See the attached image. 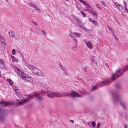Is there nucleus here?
<instances>
[{"label":"nucleus","mask_w":128,"mask_h":128,"mask_svg":"<svg viewBox=\"0 0 128 128\" xmlns=\"http://www.w3.org/2000/svg\"><path fill=\"white\" fill-rule=\"evenodd\" d=\"M74 41L76 42H77V40H76V39L75 38H74Z\"/></svg>","instance_id":"4d7b16f0"},{"label":"nucleus","mask_w":128,"mask_h":128,"mask_svg":"<svg viewBox=\"0 0 128 128\" xmlns=\"http://www.w3.org/2000/svg\"><path fill=\"white\" fill-rule=\"evenodd\" d=\"M80 12L83 17H85L86 16V14L83 11L81 10Z\"/></svg>","instance_id":"72a5a7b5"},{"label":"nucleus","mask_w":128,"mask_h":128,"mask_svg":"<svg viewBox=\"0 0 128 128\" xmlns=\"http://www.w3.org/2000/svg\"><path fill=\"white\" fill-rule=\"evenodd\" d=\"M78 80L81 82L82 83H84L83 82H84V81L82 79L79 78H78Z\"/></svg>","instance_id":"58836bf2"},{"label":"nucleus","mask_w":128,"mask_h":128,"mask_svg":"<svg viewBox=\"0 0 128 128\" xmlns=\"http://www.w3.org/2000/svg\"><path fill=\"white\" fill-rule=\"evenodd\" d=\"M100 124L101 123L100 122L98 123L97 125L96 128H99Z\"/></svg>","instance_id":"a19ab883"},{"label":"nucleus","mask_w":128,"mask_h":128,"mask_svg":"<svg viewBox=\"0 0 128 128\" xmlns=\"http://www.w3.org/2000/svg\"><path fill=\"white\" fill-rule=\"evenodd\" d=\"M117 8L120 10H122L123 9L124 7L122 6L120 4Z\"/></svg>","instance_id":"bb28decb"},{"label":"nucleus","mask_w":128,"mask_h":128,"mask_svg":"<svg viewBox=\"0 0 128 128\" xmlns=\"http://www.w3.org/2000/svg\"><path fill=\"white\" fill-rule=\"evenodd\" d=\"M29 6L32 7H33L34 8L36 7V5L32 3H30L29 4Z\"/></svg>","instance_id":"7c9ffc66"},{"label":"nucleus","mask_w":128,"mask_h":128,"mask_svg":"<svg viewBox=\"0 0 128 128\" xmlns=\"http://www.w3.org/2000/svg\"><path fill=\"white\" fill-rule=\"evenodd\" d=\"M37 74L36 73V74L37 76H42L43 75V74L41 72V70L38 69V71H37Z\"/></svg>","instance_id":"ddd939ff"},{"label":"nucleus","mask_w":128,"mask_h":128,"mask_svg":"<svg viewBox=\"0 0 128 128\" xmlns=\"http://www.w3.org/2000/svg\"><path fill=\"white\" fill-rule=\"evenodd\" d=\"M70 121L72 122V123H73L74 122V120H70Z\"/></svg>","instance_id":"680f3d73"},{"label":"nucleus","mask_w":128,"mask_h":128,"mask_svg":"<svg viewBox=\"0 0 128 128\" xmlns=\"http://www.w3.org/2000/svg\"><path fill=\"white\" fill-rule=\"evenodd\" d=\"M7 81L9 82L10 84L11 85H12L13 84V82L12 80L10 79H7Z\"/></svg>","instance_id":"393cba45"},{"label":"nucleus","mask_w":128,"mask_h":128,"mask_svg":"<svg viewBox=\"0 0 128 128\" xmlns=\"http://www.w3.org/2000/svg\"><path fill=\"white\" fill-rule=\"evenodd\" d=\"M10 32H9V34L10 35V37H14V32L12 30H10Z\"/></svg>","instance_id":"5701e85b"},{"label":"nucleus","mask_w":128,"mask_h":128,"mask_svg":"<svg viewBox=\"0 0 128 128\" xmlns=\"http://www.w3.org/2000/svg\"><path fill=\"white\" fill-rule=\"evenodd\" d=\"M74 20H76V21L77 23H79V21H80L79 19L77 18L74 16Z\"/></svg>","instance_id":"cd10ccee"},{"label":"nucleus","mask_w":128,"mask_h":128,"mask_svg":"<svg viewBox=\"0 0 128 128\" xmlns=\"http://www.w3.org/2000/svg\"><path fill=\"white\" fill-rule=\"evenodd\" d=\"M115 85L116 87L117 88H121V85L118 82H117L115 84Z\"/></svg>","instance_id":"a211bd4d"},{"label":"nucleus","mask_w":128,"mask_h":128,"mask_svg":"<svg viewBox=\"0 0 128 128\" xmlns=\"http://www.w3.org/2000/svg\"><path fill=\"white\" fill-rule=\"evenodd\" d=\"M108 28L109 30H111V31L113 32V31L112 30V28H110L108 26Z\"/></svg>","instance_id":"864d4df0"},{"label":"nucleus","mask_w":128,"mask_h":128,"mask_svg":"<svg viewBox=\"0 0 128 128\" xmlns=\"http://www.w3.org/2000/svg\"><path fill=\"white\" fill-rule=\"evenodd\" d=\"M34 8L38 11V12H39L40 10L37 6H36V7Z\"/></svg>","instance_id":"ea45409f"},{"label":"nucleus","mask_w":128,"mask_h":128,"mask_svg":"<svg viewBox=\"0 0 128 128\" xmlns=\"http://www.w3.org/2000/svg\"><path fill=\"white\" fill-rule=\"evenodd\" d=\"M46 93H49L48 92L44 91L43 90H42L39 93H35L34 94L35 97L36 98V100L39 101H42L43 99V97L40 96V95H44Z\"/></svg>","instance_id":"f03ea898"},{"label":"nucleus","mask_w":128,"mask_h":128,"mask_svg":"<svg viewBox=\"0 0 128 128\" xmlns=\"http://www.w3.org/2000/svg\"><path fill=\"white\" fill-rule=\"evenodd\" d=\"M112 34H113V36H114V33L113 32H112Z\"/></svg>","instance_id":"69168bd1"},{"label":"nucleus","mask_w":128,"mask_h":128,"mask_svg":"<svg viewBox=\"0 0 128 128\" xmlns=\"http://www.w3.org/2000/svg\"><path fill=\"white\" fill-rule=\"evenodd\" d=\"M43 87L46 89V88H48V86L46 85H44L43 86Z\"/></svg>","instance_id":"09e8293b"},{"label":"nucleus","mask_w":128,"mask_h":128,"mask_svg":"<svg viewBox=\"0 0 128 128\" xmlns=\"http://www.w3.org/2000/svg\"><path fill=\"white\" fill-rule=\"evenodd\" d=\"M82 3L84 4L85 5H86L87 6H88V4H87L84 1L82 0H79Z\"/></svg>","instance_id":"c85d7f7f"},{"label":"nucleus","mask_w":128,"mask_h":128,"mask_svg":"<svg viewBox=\"0 0 128 128\" xmlns=\"http://www.w3.org/2000/svg\"><path fill=\"white\" fill-rule=\"evenodd\" d=\"M69 36L70 37L72 38H74V36L70 34H69Z\"/></svg>","instance_id":"de8ad7c7"},{"label":"nucleus","mask_w":128,"mask_h":128,"mask_svg":"<svg viewBox=\"0 0 128 128\" xmlns=\"http://www.w3.org/2000/svg\"><path fill=\"white\" fill-rule=\"evenodd\" d=\"M72 34L75 36L76 37L79 38L80 36V34L79 33L74 32Z\"/></svg>","instance_id":"dca6fc26"},{"label":"nucleus","mask_w":128,"mask_h":128,"mask_svg":"<svg viewBox=\"0 0 128 128\" xmlns=\"http://www.w3.org/2000/svg\"><path fill=\"white\" fill-rule=\"evenodd\" d=\"M105 65L107 67V68H108V63H105Z\"/></svg>","instance_id":"5fc2aeb1"},{"label":"nucleus","mask_w":128,"mask_h":128,"mask_svg":"<svg viewBox=\"0 0 128 128\" xmlns=\"http://www.w3.org/2000/svg\"><path fill=\"white\" fill-rule=\"evenodd\" d=\"M89 21L92 22L93 24H94L95 25H96L97 24V21H95L92 20L91 18H90L89 19Z\"/></svg>","instance_id":"2eb2a0df"},{"label":"nucleus","mask_w":128,"mask_h":128,"mask_svg":"<svg viewBox=\"0 0 128 128\" xmlns=\"http://www.w3.org/2000/svg\"><path fill=\"white\" fill-rule=\"evenodd\" d=\"M64 74L66 75H68V73H67L66 72H64Z\"/></svg>","instance_id":"6e6d98bb"},{"label":"nucleus","mask_w":128,"mask_h":128,"mask_svg":"<svg viewBox=\"0 0 128 128\" xmlns=\"http://www.w3.org/2000/svg\"><path fill=\"white\" fill-rule=\"evenodd\" d=\"M77 46L75 45L74 47L72 48V50L74 51H76L77 49Z\"/></svg>","instance_id":"2f4dec72"},{"label":"nucleus","mask_w":128,"mask_h":128,"mask_svg":"<svg viewBox=\"0 0 128 128\" xmlns=\"http://www.w3.org/2000/svg\"><path fill=\"white\" fill-rule=\"evenodd\" d=\"M100 84H103V85L108 84H109V82L107 80H105L100 82Z\"/></svg>","instance_id":"4468645a"},{"label":"nucleus","mask_w":128,"mask_h":128,"mask_svg":"<svg viewBox=\"0 0 128 128\" xmlns=\"http://www.w3.org/2000/svg\"><path fill=\"white\" fill-rule=\"evenodd\" d=\"M46 89L49 91H50V92L51 91V90H52V89L50 87H48V88H46Z\"/></svg>","instance_id":"79ce46f5"},{"label":"nucleus","mask_w":128,"mask_h":128,"mask_svg":"<svg viewBox=\"0 0 128 128\" xmlns=\"http://www.w3.org/2000/svg\"><path fill=\"white\" fill-rule=\"evenodd\" d=\"M28 98H27L24 99L23 100L19 101L18 104V105H22L24 104L25 103L28 102L32 98H33L31 94H29L28 95Z\"/></svg>","instance_id":"39448f33"},{"label":"nucleus","mask_w":128,"mask_h":128,"mask_svg":"<svg viewBox=\"0 0 128 128\" xmlns=\"http://www.w3.org/2000/svg\"><path fill=\"white\" fill-rule=\"evenodd\" d=\"M88 48H90L91 49H92V44L91 42H88Z\"/></svg>","instance_id":"a878e982"},{"label":"nucleus","mask_w":128,"mask_h":128,"mask_svg":"<svg viewBox=\"0 0 128 128\" xmlns=\"http://www.w3.org/2000/svg\"><path fill=\"white\" fill-rule=\"evenodd\" d=\"M51 95L49 94H47V96L51 98H53L54 96L59 97L60 96V95L58 94V93L57 92H54L52 91L50 92V93Z\"/></svg>","instance_id":"0eeeda50"},{"label":"nucleus","mask_w":128,"mask_h":128,"mask_svg":"<svg viewBox=\"0 0 128 128\" xmlns=\"http://www.w3.org/2000/svg\"><path fill=\"white\" fill-rule=\"evenodd\" d=\"M11 66L14 70L15 72H16L19 69L18 68L17 66H15L14 65H12Z\"/></svg>","instance_id":"f3484780"},{"label":"nucleus","mask_w":128,"mask_h":128,"mask_svg":"<svg viewBox=\"0 0 128 128\" xmlns=\"http://www.w3.org/2000/svg\"><path fill=\"white\" fill-rule=\"evenodd\" d=\"M69 95L71 96L72 97H82V96L79 95L77 93L75 92L72 91L71 93H68L66 92H64L61 95H60V96H66Z\"/></svg>","instance_id":"20e7f679"},{"label":"nucleus","mask_w":128,"mask_h":128,"mask_svg":"<svg viewBox=\"0 0 128 128\" xmlns=\"http://www.w3.org/2000/svg\"><path fill=\"white\" fill-rule=\"evenodd\" d=\"M0 40L2 42L3 44H4V42H5V40L2 36H0Z\"/></svg>","instance_id":"b1692460"},{"label":"nucleus","mask_w":128,"mask_h":128,"mask_svg":"<svg viewBox=\"0 0 128 128\" xmlns=\"http://www.w3.org/2000/svg\"><path fill=\"white\" fill-rule=\"evenodd\" d=\"M125 72V69H119V70H117L116 72L114 74L112 78L113 80H116V78L117 77H118L122 75V72Z\"/></svg>","instance_id":"7ed1b4c3"},{"label":"nucleus","mask_w":128,"mask_h":128,"mask_svg":"<svg viewBox=\"0 0 128 128\" xmlns=\"http://www.w3.org/2000/svg\"><path fill=\"white\" fill-rule=\"evenodd\" d=\"M41 32L44 34V36H46V34L43 30H41Z\"/></svg>","instance_id":"8fccbe9b"},{"label":"nucleus","mask_w":128,"mask_h":128,"mask_svg":"<svg viewBox=\"0 0 128 128\" xmlns=\"http://www.w3.org/2000/svg\"><path fill=\"white\" fill-rule=\"evenodd\" d=\"M21 77L24 80H26L27 82V80H28V77H26L22 75V76H21Z\"/></svg>","instance_id":"c756f323"},{"label":"nucleus","mask_w":128,"mask_h":128,"mask_svg":"<svg viewBox=\"0 0 128 128\" xmlns=\"http://www.w3.org/2000/svg\"><path fill=\"white\" fill-rule=\"evenodd\" d=\"M124 5H125V6H126V2L124 1Z\"/></svg>","instance_id":"bf43d9fd"},{"label":"nucleus","mask_w":128,"mask_h":128,"mask_svg":"<svg viewBox=\"0 0 128 128\" xmlns=\"http://www.w3.org/2000/svg\"><path fill=\"white\" fill-rule=\"evenodd\" d=\"M5 0L6 2H7V0Z\"/></svg>","instance_id":"774afa93"},{"label":"nucleus","mask_w":128,"mask_h":128,"mask_svg":"<svg viewBox=\"0 0 128 128\" xmlns=\"http://www.w3.org/2000/svg\"><path fill=\"white\" fill-rule=\"evenodd\" d=\"M76 7L78 10H79V8L78 6H76Z\"/></svg>","instance_id":"0e129e2a"},{"label":"nucleus","mask_w":128,"mask_h":128,"mask_svg":"<svg viewBox=\"0 0 128 128\" xmlns=\"http://www.w3.org/2000/svg\"><path fill=\"white\" fill-rule=\"evenodd\" d=\"M17 71L18 74L20 75V76L21 77L22 76V74H23L21 72V71L20 70V69H18Z\"/></svg>","instance_id":"aec40b11"},{"label":"nucleus","mask_w":128,"mask_h":128,"mask_svg":"<svg viewBox=\"0 0 128 128\" xmlns=\"http://www.w3.org/2000/svg\"><path fill=\"white\" fill-rule=\"evenodd\" d=\"M79 26H80L84 30L87 31L88 29L86 28L85 27L82 25V23L80 21L78 23H77Z\"/></svg>","instance_id":"9b49d317"},{"label":"nucleus","mask_w":128,"mask_h":128,"mask_svg":"<svg viewBox=\"0 0 128 128\" xmlns=\"http://www.w3.org/2000/svg\"><path fill=\"white\" fill-rule=\"evenodd\" d=\"M88 8H90V9L88 8V12L93 15L94 16H95L96 17H98V13L94 11L92 8H91L89 5H88Z\"/></svg>","instance_id":"1a4fd4ad"},{"label":"nucleus","mask_w":128,"mask_h":128,"mask_svg":"<svg viewBox=\"0 0 128 128\" xmlns=\"http://www.w3.org/2000/svg\"><path fill=\"white\" fill-rule=\"evenodd\" d=\"M97 84H96L94 86H93L92 87V90H96L97 89V88L96 86H97Z\"/></svg>","instance_id":"473e14b6"},{"label":"nucleus","mask_w":128,"mask_h":128,"mask_svg":"<svg viewBox=\"0 0 128 128\" xmlns=\"http://www.w3.org/2000/svg\"><path fill=\"white\" fill-rule=\"evenodd\" d=\"M61 68L63 71L64 72L66 71L65 68H64L62 67V68Z\"/></svg>","instance_id":"3c124183"},{"label":"nucleus","mask_w":128,"mask_h":128,"mask_svg":"<svg viewBox=\"0 0 128 128\" xmlns=\"http://www.w3.org/2000/svg\"><path fill=\"white\" fill-rule=\"evenodd\" d=\"M27 80V82H31L32 81V78L30 76H28V80Z\"/></svg>","instance_id":"4be33fe9"},{"label":"nucleus","mask_w":128,"mask_h":128,"mask_svg":"<svg viewBox=\"0 0 128 128\" xmlns=\"http://www.w3.org/2000/svg\"><path fill=\"white\" fill-rule=\"evenodd\" d=\"M124 7L125 8V9L127 13H128V10L127 9L126 7L125 6H124Z\"/></svg>","instance_id":"a18cd8bd"},{"label":"nucleus","mask_w":128,"mask_h":128,"mask_svg":"<svg viewBox=\"0 0 128 128\" xmlns=\"http://www.w3.org/2000/svg\"><path fill=\"white\" fill-rule=\"evenodd\" d=\"M124 128H127V125L126 124H125V125Z\"/></svg>","instance_id":"052dcab7"},{"label":"nucleus","mask_w":128,"mask_h":128,"mask_svg":"<svg viewBox=\"0 0 128 128\" xmlns=\"http://www.w3.org/2000/svg\"><path fill=\"white\" fill-rule=\"evenodd\" d=\"M102 4L103 5H104V6H106V4H105L104 2V1H102Z\"/></svg>","instance_id":"49530a36"},{"label":"nucleus","mask_w":128,"mask_h":128,"mask_svg":"<svg viewBox=\"0 0 128 128\" xmlns=\"http://www.w3.org/2000/svg\"><path fill=\"white\" fill-rule=\"evenodd\" d=\"M96 6L100 10H101L102 8L100 6V5L98 4H97L96 5Z\"/></svg>","instance_id":"f704fd0d"},{"label":"nucleus","mask_w":128,"mask_h":128,"mask_svg":"<svg viewBox=\"0 0 128 128\" xmlns=\"http://www.w3.org/2000/svg\"><path fill=\"white\" fill-rule=\"evenodd\" d=\"M11 56L13 62H18V60L16 58H15L14 56Z\"/></svg>","instance_id":"6ab92c4d"},{"label":"nucleus","mask_w":128,"mask_h":128,"mask_svg":"<svg viewBox=\"0 0 128 128\" xmlns=\"http://www.w3.org/2000/svg\"><path fill=\"white\" fill-rule=\"evenodd\" d=\"M12 53L13 55H14L16 53L15 50L14 49H13L12 50Z\"/></svg>","instance_id":"e433bc0d"},{"label":"nucleus","mask_w":128,"mask_h":128,"mask_svg":"<svg viewBox=\"0 0 128 128\" xmlns=\"http://www.w3.org/2000/svg\"><path fill=\"white\" fill-rule=\"evenodd\" d=\"M5 63L4 62V60L2 59H0V67L2 69H3L5 66Z\"/></svg>","instance_id":"f8f14e48"},{"label":"nucleus","mask_w":128,"mask_h":128,"mask_svg":"<svg viewBox=\"0 0 128 128\" xmlns=\"http://www.w3.org/2000/svg\"><path fill=\"white\" fill-rule=\"evenodd\" d=\"M114 38L116 40H118V39L116 37H116Z\"/></svg>","instance_id":"13d9d810"},{"label":"nucleus","mask_w":128,"mask_h":128,"mask_svg":"<svg viewBox=\"0 0 128 128\" xmlns=\"http://www.w3.org/2000/svg\"><path fill=\"white\" fill-rule=\"evenodd\" d=\"M84 42L86 44V45L88 46V42H86V41L85 40H84Z\"/></svg>","instance_id":"603ef678"},{"label":"nucleus","mask_w":128,"mask_h":128,"mask_svg":"<svg viewBox=\"0 0 128 128\" xmlns=\"http://www.w3.org/2000/svg\"><path fill=\"white\" fill-rule=\"evenodd\" d=\"M114 38H115L116 37V36H115V35H114Z\"/></svg>","instance_id":"338daca9"},{"label":"nucleus","mask_w":128,"mask_h":128,"mask_svg":"<svg viewBox=\"0 0 128 128\" xmlns=\"http://www.w3.org/2000/svg\"><path fill=\"white\" fill-rule=\"evenodd\" d=\"M116 6V7L117 8L118 6H119V4L117 2H116L115 4H114Z\"/></svg>","instance_id":"37998d69"},{"label":"nucleus","mask_w":128,"mask_h":128,"mask_svg":"<svg viewBox=\"0 0 128 128\" xmlns=\"http://www.w3.org/2000/svg\"><path fill=\"white\" fill-rule=\"evenodd\" d=\"M84 71L86 72V70L85 69H84Z\"/></svg>","instance_id":"e2e57ef3"},{"label":"nucleus","mask_w":128,"mask_h":128,"mask_svg":"<svg viewBox=\"0 0 128 128\" xmlns=\"http://www.w3.org/2000/svg\"><path fill=\"white\" fill-rule=\"evenodd\" d=\"M92 126L94 127L96 126V123L94 121H92Z\"/></svg>","instance_id":"4c0bfd02"},{"label":"nucleus","mask_w":128,"mask_h":128,"mask_svg":"<svg viewBox=\"0 0 128 128\" xmlns=\"http://www.w3.org/2000/svg\"><path fill=\"white\" fill-rule=\"evenodd\" d=\"M111 94L113 101L115 104H116L118 101L120 102L121 106H122L124 109H125V103L124 102H122L119 98L118 94L115 92H111Z\"/></svg>","instance_id":"f257e3e1"},{"label":"nucleus","mask_w":128,"mask_h":128,"mask_svg":"<svg viewBox=\"0 0 128 128\" xmlns=\"http://www.w3.org/2000/svg\"><path fill=\"white\" fill-rule=\"evenodd\" d=\"M6 116L5 110L0 108V120L2 122L5 120Z\"/></svg>","instance_id":"423d86ee"},{"label":"nucleus","mask_w":128,"mask_h":128,"mask_svg":"<svg viewBox=\"0 0 128 128\" xmlns=\"http://www.w3.org/2000/svg\"><path fill=\"white\" fill-rule=\"evenodd\" d=\"M33 24H34L36 25V26H38V24L36 22H33Z\"/></svg>","instance_id":"c03bdc74"},{"label":"nucleus","mask_w":128,"mask_h":128,"mask_svg":"<svg viewBox=\"0 0 128 128\" xmlns=\"http://www.w3.org/2000/svg\"><path fill=\"white\" fill-rule=\"evenodd\" d=\"M28 68L32 72L35 74H37V71H38V69L34 66L29 65L28 66Z\"/></svg>","instance_id":"6e6552de"},{"label":"nucleus","mask_w":128,"mask_h":128,"mask_svg":"<svg viewBox=\"0 0 128 128\" xmlns=\"http://www.w3.org/2000/svg\"><path fill=\"white\" fill-rule=\"evenodd\" d=\"M14 90L15 91V92H16V95L18 96L19 92L17 88L16 87L14 88Z\"/></svg>","instance_id":"412c9836"},{"label":"nucleus","mask_w":128,"mask_h":128,"mask_svg":"<svg viewBox=\"0 0 128 128\" xmlns=\"http://www.w3.org/2000/svg\"><path fill=\"white\" fill-rule=\"evenodd\" d=\"M1 45L2 47H4V48H5L6 47V44L5 42H4V44H3L2 42Z\"/></svg>","instance_id":"c9c22d12"},{"label":"nucleus","mask_w":128,"mask_h":128,"mask_svg":"<svg viewBox=\"0 0 128 128\" xmlns=\"http://www.w3.org/2000/svg\"><path fill=\"white\" fill-rule=\"evenodd\" d=\"M9 103L8 102H5L4 100H3L1 102H0V104L1 106L2 107H4L7 106Z\"/></svg>","instance_id":"9d476101"}]
</instances>
